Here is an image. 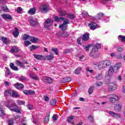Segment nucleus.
I'll use <instances>...</instances> for the list:
<instances>
[{"label": "nucleus", "instance_id": "nucleus-1", "mask_svg": "<svg viewBox=\"0 0 125 125\" xmlns=\"http://www.w3.org/2000/svg\"><path fill=\"white\" fill-rule=\"evenodd\" d=\"M5 105L12 112L19 113L20 114L21 113V111L18 109V106L16 104H10V102L8 101L7 103L5 104Z\"/></svg>", "mask_w": 125, "mask_h": 125}, {"label": "nucleus", "instance_id": "nucleus-2", "mask_svg": "<svg viewBox=\"0 0 125 125\" xmlns=\"http://www.w3.org/2000/svg\"><path fill=\"white\" fill-rule=\"evenodd\" d=\"M111 64H112V62L110 61L105 60L100 62L99 63L98 67L99 69H104V68L110 66Z\"/></svg>", "mask_w": 125, "mask_h": 125}, {"label": "nucleus", "instance_id": "nucleus-3", "mask_svg": "<svg viewBox=\"0 0 125 125\" xmlns=\"http://www.w3.org/2000/svg\"><path fill=\"white\" fill-rule=\"evenodd\" d=\"M39 9L41 13H46L49 10V6L46 4H43L40 5Z\"/></svg>", "mask_w": 125, "mask_h": 125}, {"label": "nucleus", "instance_id": "nucleus-4", "mask_svg": "<svg viewBox=\"0 0 125 125\" xmlns=\"http://www.w3.org/2000/svg\"><path fill=\"white\" fill-rule=\"evenodd\" d=\"M108 96H111L109 98V101L110 103L112 104H115L117 101H119L120 98L117 95L115 94H110Z\"/></svg>", "mask_w": 125, "mask_h": 125}, {"label": "nucleus", "instance_id": "nucleus-5", "mask_svg": "<svg viewBox=\"0 0 125 125\" xmlns=\"http://www.w3.org/2000/svg\"><path fill=\"white\" fill-rule=\"evenodd\" d=\"M63 22L62 23V24H60L59 26V28L60 29H61V30H62V31H65V30H66V29H67L68 28V24H69L70 23V21H69V20L65 19L63 21Z\"/></svg>", "mask_w": 125, "mask_h": 125}, {"label": "nucleus", "instance_id": "nucleus-6", "mask_svg": "<svg viewBox=\"0 0 125 125\" xmlns=\"http://www.w3.org/2000/svg\"><path fill=\"white\" fill-rule=\"evenodd\" d=\"M53 23V20L51 19H47L44 22V27L47 29V30H49V27L52 25Z\"/></svg>", "mask_w": 125, "mask_h": 125}, {"label": "nucleus", "instance_id": "nucleus-7", "mask_svg": "<svg viewBox=\"0 0 125 125\" xmlns=\"http://www.w3.org/2000/svg\"><path fill=\"white\" fill-rule=\"evenodd\" d=\"M60 16H64L65 17H68L69 19H75L76 16L73 14H68L63 12H60Z\"/></svg>", "mask_w": 125, "mask_h": 125}, {"label": "nucleus", "instance_id": "nucleus-8", "mask_svg": "<svg viewBox=\"0 0 125 125\" xmlns=\"http://www.w3.org/2000/svg\"><path fill=\"white\" fill-rule=\"evenodd\" d=\"M28 21L29 22L30 25L32 26V27H35L38 24V21H34L33 17H29L28 19Z\"/></svg>", "mask_w": 125, "mask_h": 125}, {"label": "nucleus", "instance_id": "nucleus-9", "mask_svg": "<svg viewBox=\"0 0 125 125\" xmlns=\"http://www.w3.org/2000/svg\"><path fill=\"white\" fill-rule=\"evenodd\" d=\"M33 56L36 59H37V60H46V58H45V57L42 56V55H36L34 54Z\"/></svg>", "mask_w": 125, "mask_h": 125}, {"label": "nucleus", "instance_id": "nucleus-10", "mask_svg": "<svg viewBox=\"0 0 125 125\" xmlns=\"http://www.w3.org/2000/svg\"><path fill=\"white\" fill-rule=\"evenodd\" d=\"M43 82H45V83H49V84L53 83L52 78L48 77H43Z\"/></svg>", "mask_w": 125, "mask_h": 125}, {"label": "nucleus", "instance_id": "nucleus-11", "mask_svg": "<svg viewBox=\"0 0 125 125\" xmlns=\"http://www.w3.org/2000/svg\"><path fill=\"white\" fill-rule=\"evenodd\" d=\"M1 17L3 19L9 20V21H11L12 20V17H11V15L9 14H3L1 15Z\"/></svg>", "mask_w": 125, "mask_h": 125}, {"label": "nucleus", "instance_id": "nucleus-12", "mask_svg": "<svg viewBox=\"0 0 125 125\" xmlns=\"http://www.w3.org/2000/svg\"><path fill=\"white\" fill-rule=\"evenodd\" d=\"M89 27H90V30H92L93 31H94L96 28H98V24H96L94 23V22H92L88 24Z\"/></svg>", "mask_w": 125, "mask_h": 125}, {"label": "nucleus", "instance_id": "nucleus-13", "mask_svg": "<svg viewBox=\"0 0 125 125\" xmlns=\"http://www.w3.org/2000/svg\"><path fill=\"white\" fill-rule=\"evenodd\" d=\"M108 114L111 116V117H113V118H119L121 117V114L115 113L114 111H109L108 112Z\"/></svg>", "mask_w": 125, "mask_h": 125}, {"label": "nucleus", "instance_id": "nucleus-14", "mask_svg": "<svg viewBox=\"0 0 125 125\" xmlns=\"http://www.w3.org/2000/svg\"><path fill=\"white\" fill-rule=\"evenodd\" d=\"M117 87V86L115 83H110L108 87V91H113L115 90V88Z\"/></svg>", "mask_w": 125, "mask_h": 125}, {"label": "nucleus", "instance_id": "nucleus-15", "mask_svg": "<svg viewBox=\"0 0 125 125\" xmlns=\"http://www.w3.org/2000/svg\"><path fill=\"white\" fill-rule=\"evenodd\" d=\"M20 51V49L19 48L16 46H14L12 47V48L11 49V53H17Z\"/></svg>", "mask_w": 125, "mask_h": 125}, {"label": "nucleus", "instance_id": "nucleus-16", "mask_svg": "<svg viewBox=\"0 0 125 125\" xmlns=\"http://www.w3.org/2000/svg\"><path fill=\"white\" fill-rule=\"evenodd\" d=\"M122 109V104H120L119 103H117L115 105L114 110L116 112H120Z\"/></svg>", "mask_w": 125, "mask_h": 125}, {"label": "nucleus", "instance_id": "nucleus-17", "mask_svg": "<svg viewBox=\"0 0 125 125\" xmlns=\"http://www.w3.org/2000/svg\"><path fill=\"white\" fill-rule=\"evenodd\" d=\"M23 92L26 95H32L35 94V93H36L35 91L30 90H25L23 91Z\"/></svg>", "mask_w": 125, "mask_h": 125}, {"label": "nucleus", "instance_id": "nucleus-18", "mask_svg": "<svg viewBox=\"0 0 125 125\" xmlns=\"http://www.w3.org/2000/svg\"><path fill=\"white\" fill-rule=\"evenodd\" d=\"M82 39L83 41H84L85 42L88 41V40H89V34L88 33H86L83 35L82 37Z\"/></svg>", "mask_w": 125, "mask_h": 125}, {"label": "nucleus", "instance_id": "nucleus-19", "mask_svg": "<svg viewBox=\"0 0 125 125\" xmlns=\"http://www.w3.org/2000/svg\"><path fill=\"white\" fill-rule=\"evenodd\" d=\"M16 65H17V66H19L21 68H23V69H25V68H26V66H25L23 62H20L18 60L16 61Z\"/></svg>", "mask_w": 125, "mask_h": 125}, {"label": "nucleus", "instance_id": "nucleus-20", "mask_svg": "<svg viewBox=\"0 0 125 125\" xmlns=\"http://www.w3.org/2000/svg\"><path fill=\"white\" fill-rule=\"evenodd\" d=\"M36 11H37L36 8H32L28 11V13L30 14V15H34V14H36Z\"/></svg>", "mask_w": 125, "mask_h": 125}, {"label": "nucleus", "instance_id": "nucleus-21", "mask_svg": "<svg viewBox=\"0 0 125 125\" xmlns=\"http://www.w3.org/2000/svg\"><path fill=\"white\" fill-rule=\"evenodd\" d=\"M15 86L17 89H22L24 88V85L22 83H16L15 84Z\"/></svg>", "mask_w": 125, "mask_h": 125}, {"label": "nucleus", "instance_id": "nucleus-22", "mask_svg": "<svg viewBox=\"0 0 125 125\" xmlns=\"http://www.w3.org/2000/svg\"><path fill=\"white\" fill-rule=\"evenodd\" d=\"M11 96L14 98H17L20 97V96L19 95V94L17 93V92L12 90L11 92Z\"/></svg>", "mask_w": 125, "mask_h": 125}, {"label": "nucleus", "instance_id": "nucleus-23", "mask_svg": "<svg viewBox=\"0 0 125 125\" xmlns=\"http://www.w3.org/2000/svg\"><path fill=\"white\" fill-rule=\"evenodd\" d=\"M29 77L30 79H32V80H34L35 81H38L39 80V77L35 74H30Z\"/></svg>", "mask_w": 125, "mask_h": 125}, {"label": "nucleus", "instance_id": "nucleus-24", "mask_svg": "<svg viewBox=\"0 0 125 125\" xmlns=\"http://www.w3.org/2000/svg\"><path fill=\"white\" fill-rule=\"evenodd\" d=\"M13 35L15 38H17L19 36V30L17 27H15V31L13 32Z\"/></svg>", "mask_w": 125, "mask_h": 125}, {"label": "nucleus", "instance_id": "nucleus-25", "mask_svg": "<svg viewBox=\"0 0 125 125\" xmlns=\"http://www.w3.org/2000/svg\"><path fill=\"white\" fill-rule=\"evenodd\" d=\"M59 36H60V37H63V38H67V37H69V33L64 31L63 32L59 34Z\"/></svg>", "mask_w": 125, "mask_h": 125}, {"label": "nucleus", "instance_id": "nucleus-26", "mask_svg": "<svg viewBox=\"0 0 125 125\" xmlns=\"http://www.w3.org/2000/svg\"><path fill=\"white\" fill-rule=\"evenodd\" d=\"M29 40H30V42H33L34 43H37V42L39 41V39L36 38L34 37H30Z\"/></svg>", "mask_w": 125, "mask_h": 125}, {"label": "nucleus", "instance_id": "nucleus-27", "mask_svg": "<svg viewBox=\"0 0 125 125\" xmlns=\"http://www.w3.org/2000/svg\"><path fill=\"white\" fill-rule=\"evenodd\" d=\"M72 81V79L70 77H65L62 79V83H68V82H71Z\"/></svg>", "mask_w": 125, "mask_h": 125}, {"label": "nucleus", "instance_id": "nucleus-28", "mask_svg": "<svg viewBox=\"0 0 125 125\" xmlns=\"http://www.w3.org/2000/svg\"><path fill=\"white\" fill-rule=\"evenodd\" d=\"M10 67L11 69H12V70H13L14 71H18V70H19L18 67L14 65V63H11L10 64Z\"/></svg>", "mask_w": 125, "mask_h": 125}, {"label": "nucleus", "instance_id": "nucleus-29", "mask_svg": "<svg viewBox=\"0 0 125 125\" xmlns=\"http://www.w3.org/2000/svg\"><path fill=\"white\" fill-rule=\"evenodd\" d=\"M74 119V116L71 115L68 116L67 119V121L68 123H70L72 125H74V122H73V119Z\"/></svg>", "mask_w": 125, "mask_h": 125}, {"label": "nucleus", "instance_id": "nucleus-30", "mask_svg": "<svg viewBox=\"0 0 125 125\" xmlns=\"http://www.w3.org/2000/svg\"><path fill=\"white\" fill-rule=\"evenodd\" d=\"M64 19H65V18H63V17L59 18V17H58V16H56V17H55L54 21H55L56 22H59V21L60 20H62V21H64Z\"/></svg>", "mask_w": 125, "mask_h": 125}, {"label": "nucleus", "instance_id": "nucleus-31", "mask_svg": "<svg viewBox=\"0 0 125 125\" xmlns=\"http://www.w3.org/2000/svg\"><path fill=\"white\" fill-rule=\"evenodd\" d=\"M45 58H46V60H48L49 61L50 60H52V59L54 58V56L53 55V54H51V55L46 56Z\"/></svg>", "mask_w": 125, "mask_h": 125}, {"label": "nucleus", "instance_id": "nucleus-32", "mask_svg": "<svg viewBox=\"0 0 125 125\" xmlns=\"http://www.w3.org/2000/svg\"><path fill=\"white\" fill-rule=\"evenodd\" d=\"M96 17L98 20H101V17H104V14L103 13H99Z\"/></svg>", "mask_w": 125, "mask_h": 125}, {"label": "nucleus", "instance_id": "nucleus-33", "mask_svg": "<svg viewBox=\"0 0 125 125\" xmlns=\"http://www.w3.org/2000/svg\"><path fill=\"white\" fill-rule=\"evenodd\" d=\"M49 117H50V113L47 114L44 119L45 123H48L49 122Z\"/></svg>", "mask_w": 125, "mask_h": 125}, {"label": "nucleus", "instance_id": "nucleus-34", "mask_svg": "<svg viewBox=\"0 0 125 125\" xmlns=\"http://www.w3.org/2000/svg\"><path fill=\"white\" fill-rule=\"evenodd\" d=\"M11 90H7L4 92V96H9L11 95Z\"/></svg>", "mask_w": 125, "mask_h": 125}, {"label": "nucleus", "instance_id": "nucleus-35", "mask_svg": "<svg viewBox=\"0 0 125 125\" xmlns=\"http://www.w3.org/2000/svg\"><path fill=\"white\" fill-rule=\"evenodd\" d=\"M40 47V46H37L35 45H32L29 47L30 50H35V49H38Z\"/></svg>", "mask_w": 125, "mask_h": 125}, {"label": "nucleus", "instance_id": "nucleus-36", "mask_svg": "<svg viewBox=\"0 0 125 125\" xmlns=\"http://www.w3.org/2000/svg\"><path fill=\"white\" fill-rule=\"evenodd\" d=\"M15 120V119L14 118H11V119H9L8 121V125H13L14 124Z\"/></svg>", "mask_w": 125, "mask_h": 125}, {"label": "nucleus", "instance_id": "nucleus-37", "mask_svg": "<svg viewBox=\"0 0 125 125\" xmlns=\"http://www.w3.org/2000/svg\"><path fill=\"white\" fill-rule=\"evenodd\" d=\"M113 72H114L113 70V68H112V66H111L109 68V69L108 72V75L109 76V77H111V76L113 75Z\"/></svg>", "mask_w": 125, "mask_h": 125}, {"label": "nucleus", "instance_id": "nucleus-38", "mask_svg": "<svg viewBox=\"0 0 125 125\" xmlns=\"http://www.w3.org/2000/svg\"><path fill=\"white\" fill-rule=\"evenodd\" d=\"M27 80V78L23 76H21L19 78V81L20 82H23L24 81H26Z\"/></svg>", "mask_w": 125, "mask_h": 125}, {"label": "nucleus", "instance_id": "nucleus-39", "mask_svg": "<svg viewBox=\"0 0 125 125\" xmlns=\"http://www.w3.org/2000/svg\"><path fill=\"white\" fill-rule=\"evenodd\" d=\"M17 103L18 105H25V101L18 100L17 101Z\"/></svg>", "mask_w": 125, "mask_h": 125}, {"label": "nucleus", "instance_id": "nucleus-40", "mask_svg": "<svg viewBox=\"0 0 125 125\" xmlns=\"http://www.w3.org/2000/svg\"><path fill=\"white\" fill-rule=\"evenodd\" d=\"M6 71H5V75L6 76H9L11 74L10 70L9 69V68L6 67H5Z\"/></svg>", "mask_w": 125, "mask_h": 125}, {"label": "nucleus", "instance_id": "nucleus-41", "mask_svg": "<svg viewBox=\"0 0 125 125\" xmlns=\"http://www.w3.org/2000/svg\"><path fill=\"white\" fill-rule=\"evenodd\" d=\"M81 71H82V67H78L75 70L74 73L76 75H79Z\"/></svg>", "mask_w": 125, "mask_h": 125}, {"label": "nucleus", "instance_id": "nucleus-42", "mask_svg": "<svg viewBox=\"0 0 125 125\" xmlns=\"http://www.w3.org/2000/svg\"><path fill=\"white\" fill-rule=\"evenodd\" d=\"M56 100L55 99H52V100L50 102V104L52 106H54L56 104Z\"/></svg>", "mask_w": 125, "mask_h": 125}, {"label": "nucleus", "instance_id": "nucleus-43", "mask_svg": "<svg viewBox=\"0 0 125 125\" xmlns=\"http://www.w3.org/2000/svg\"><path fill=\"white\" fill-rule=\"evenodd\" d=\"M94 89V87H90V88L88 89V92L89 94V95H90V94H92V92H93V89Z\"/></svg>", "mask_w": 125, "mask_h": 125}, {"label": "nucleus", "instance_id": "nucleus-44", "mask_svg": "<svg viewBox=\"0 0 125 125\" xmlns=\"http://www.w3.org/2000/svg\"><path fill=\"white\" fill-rule=\"evenodd\" d=\"M1 41L5 44H7V39L4 37H1Z\"/></svg>", "mask_w": 125, "mask_h": 125}, {"label": "nucleus", "instance_id": "nucleus-45", "mask_svg": "<svg viewBox=\"0 0 125 125\" xmlns=\"http://www.w3.org/2000/svg\"><path fill=\"white\" fill-rule=\"evenodd\" d=\"M124 50H125V49L121 47H118L117 49V52H123Z\"/></svg>", "mask_w": 125, "mask_h": 125}, {"label": "nucleus", "instance_id": "nucleus-46", "mask_svg": "<svg viewBox=\"0 0 125 125\" xmlns=\"http://www.w3.org/2000/svg\"><path fill=\"white\" fill-rule=\"evenodd\" d=\"M94 47L95 48H96V49H100L101 48V44L96 43Z\"/></svg>", "mask_w": 125, "mask_h": 125}, {"label": "nucleus", "instance_id": "nucleus-47", "mask_svg": "<svg viewBox=\"0 0 125 125\" xmlns=\"http://www.w3.org/2000/svg\"><path fill=\"white\" fill-rule=\"evenodd\" d=\"M31 38L29 35H27V34H25L23 36V40L24 41H26V40H29Z\"/></svg>", "mask_w": 125, "mask_h": 125}, {"label": "nucleus", "instance_id": "nucleus-48", "mask_svg": "<svg viewBox=\"0 0 125 125\" xmlns=\"http://www.w3.org/2000/svg\"><path fill=\"white\" fill-rule=\"evenodd\" d=\"M96 80H101L102 79V73H100L96 77Z\"/></svg>", "mask_w": 125, "mask_h": 125}, {"label": "nucleus", "instance_id": "nucleus-49", "mask_svg": "<svg viewBox=\"0 0 125 125\" xmlns=\"http://www.w3.org/2000/svg\"><path fill=\"white\" fill-rule=\"evenodd\" d=\"M4 110L2 109V108L1 107V109H0V117H2V116H4Z\"/></svg>", "mask_w": 125, "mask_h": 125}, {"label": "nucleus", "instance_id": "nucleus-50", "mask_svg": "<svg viewBox=\"0 0 125 125\" xmlns=\"http://www.w3.org/2000/svg\"><path fill=\"white\" fill-rule=\"evenodd\" d=\"M52 51L55 53L56 55H58V49L57 48L52 49Z\"/></svg>", "mask_w": 125, "mask_h": 125}, {"label": "nucleus", "instance_id": "nucleus-51", "mask_svg": "<svg viewBox=\"0 0 125 125\" xmlns=\"http://www.w3.org/2000/svg\"><path fill=\"white\" fill-rule=\"evenodd\" d=\"M119 38L121 39L122 42H125V36L122 35H119Z\"/></svg>", "mask_w": 125, "mask_h": 125}, {"label": "nucleus", "instance_id": "nucleus-52", "mask_svg": "<svg viewBox=\"0 0 125 125\" xmlns=\"http://www.w3.org/2000/svg\"><path fill=\"white\" fill-rule=\"evenodd\" d=\"M94 117L92 116H89L88 117V119L91 123H92L93 122V121H94Z\"/></svg>", "mask_w": 125, "mask_h": 125}, {"label": "nucleus", "instance_id": "nucleus-53", "mask_svg": "<svg viewBox=\"0 0 125 125\" xmlns=\"http://www.w3.org/2000/svg\"><path fill=\"white\" fill-rule=\"evenodd\" d=\"M22 10H23V9H22L21 7H19L17 10V12L18 13H21V12H22Z\"/></svg>", "mask_w": 125, "mask_h": 125}, {"label": "nucleus", "instance_id": "nucleus-54", "mask_svg": "<svg viewBox=\"0 0 125 125\" xmlns=\"http://www.w3.org/2000/svg\"><path fill=\"white\" fill-rule=\"evenodd\" d=\"M82 15L83 17H86V16H87V12L85 11H83Z\"/></svg>", "mask_w": 125, "mask_h": 125}, {"label": "nucleus", "instance_id": "nucleus-55", "mask_svg": "<svg viewBox=\"0 0 125 125\" xmlns=\"http://www.w3.org/2000/svg\"><path fill=\"white\" fill-rule=\"evenodd\" d=\"M121 66H122V63H116V64L115 65V66L117 69H119Z\"/></svg>", "mask_w": 125, "mask_h": 125}, {"label": "nucleus", "instance_id": "nucleus-56", "mask_svg": "<svg viewBox=\"0 0 125 125\" xmlns=\"http://www.w3.org/2000/svg\"><path fill=\"white\" fill-rule=\"evenodd\" d=\"M29 44H31V42H30V41H25L24 42V45L25 46H28Z\"/></svg>", "mask_w": 125, "mask_h": 125}, {"label": "nucleus", "instance_id": "nucleus-57", "mask_svg": "<svg viewBox=\"0 0 125 125\" xmlns=\"http://www.w3.org/2000/svg\"><path fill=\"white\" fill-rule=\"evenodd\" d=\"M27 107L29 110H33V107L31 104H27Z\"/></svg>", "mask_w": 125, "mask_h": 125}, {"label": "nucleus", "instance_id": "nucleus-58", "mask_svg": "<svg viewBox=\"0 0 125 125\" xmlns=\"http://www.w3.org/2000/svg\"><path fill=\"white\" fill-rule=\"evenodd\" d=\"M112 68L113 69V71L114 73H116L118 71V69L115 66H112Z\"/></svg>", "mask_w": 125, "mask_h": 125}, {"label": "nucleus", "instance_id": "nucleus-59", "mask_svg": "<svg viewBox=\"0 0 125 125\" xmlns=\"http://www.w3.org/2000/svg\"><path fill=\"white\" fill-rule=\"evenodd\" d=\"M90 46H91V45H90V44L88 45L87 46H85L84 47L85 50H86V51H88V50H89V47H90Z\"/></svg>", "mask_w": 125, "mask_h": 125}, {"label": "nucleus", "instance_id": "nucleus-60", "mask_svg": "<svg viewBox=\"0 0 125 125\" xmlns=\"http://www.w3.org/2000/svg\"><path fill=\"white\" fill-rule=\"evenodd\" d=\"M2 9H3V10L4 11H5V12L8 11V8H7V7H6V6H3L2 7Z\"/></svg>", "mask_w": 125, "mask_h": 125}, {"label": "nucleus", "instance_id": "nucleus-61", "mask_svg": "<svg viewBox=\"0 0 125 125\" xmlns=\"http://www.w3.org/2000/svg\"><path fill=\"white\" fill-rule=\"evenodd\" d=\"M44 100L48 102V101H49V98L46 96H44Z\"/></svg>", "mask_w": 125, "mask_h": 125}, {"label": "nucleus", "instance_id": "nucleus-62", "mask_svg": "<svg viewBox=\"0 0 125 125\" xmlns=\"http://www.w3.org/2000/svg\"><path fill=\"white\" fill-rule=\"evenodd\" d=\"M88 16L89 18H90L91 19H92V20H96V17H93L91 16H89V15H88Z\"/></svg>", "mask_w": 125, "mask_h": 125}, {"label": "nucleus", "instance_id": "nucleus-63", "mask_svg": "<svg viewBox=\"0 0 125 125\" xmlns=\"http://www.w3.org/2000/svg\"><path fill=\"white\" fill-rule=\"evenodd\" d=\"M52 119L53 121H57V116L54 115L53 116Z\"/></svg>", "mask_w": 125, "mask_h": 125}, {"label": "nucleus", "instance_id": "nucleus-64", "mask_svg": "<svg viewBox=\"0 0 125 125\" xmlns=\"http://www.w3.org/2000/svg\"><path fill=\"white\" fill-rule=\"evenodd\" d=\"M122 91L123 93H125V83H124V84L123 85V88L122 89Z\"/></svg>", "mask_w": 125, "mask_h": 125}]
</instances>
